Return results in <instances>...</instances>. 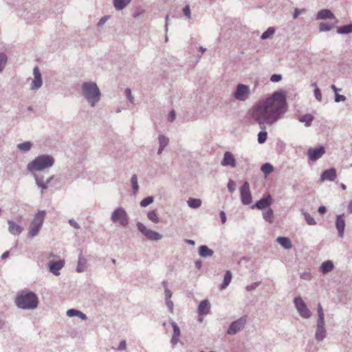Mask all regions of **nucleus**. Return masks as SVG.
Returning <instances> with one entry per match:
<instances>
[{
    "instance_id": "5701e85b",
    "label": "nucleus",
    "mask_w": 352,
    "mask_h": 352,
    "mask_svg": "<svg viewBox=\"0 0 352 352\" xmlns=\"http://www.w3.org/2000/svg\"><path fill=\"white\" fill-rule=\"evenodd\" d=\"M333 263L330 260H327L321 264L320 270L323 274H327L329 272H331L333 270Z\"/></svg>"
},
{
    "instance_id": "dca6fc26",
    "label": "nucleus",
    "mask_w": 352,
    "mask_h": 352,
    "mask_svg": "<svg viewBox=\"0 0 352 352\" xmlns=\"http://www.w3.org/2000/svg\"><path fill=\"white\" fill-rule=\"evenodd\" d=\"M335 226L338 232V236L342 238L344 233V229L346 226L344 214H337L336 216Z\"/></svg>"
},
{
    "instance_id": "de8ad7c7",
    "label": "nucleus",
    "mask_w": 352,
    "mask_h": 352,
    "mask_svg": "<svg viewBox=\"0 0 352 352\" xmlns=\"http://www.w3.org/2000/svg\"><path fill=\"white\" fill-rule=\"evenodd\" d=\"M333 25L327 24L326 23H320L319 25L320 32H327L332 29Z\"/></svg>"
},
{
    "instance_id": "0e129e2a",
    "label": "nucleus",
    "mask_w": 352,
    "mask_h": 352,
    "mask_svg": "<svg viewBox=\"0 0 352 352\" xmlns=\"http://www.w3.org/2000/svg\"><path fill=\"white\" fill-rule=\"evenodd\" d=\"M69 223L71 226L74 227L75 229L80 228L78 223L73 219L69 220Z\"/></svg>"
},
{
    "instance_id": "69168bd1",
    "label": "nucleus",
    "mask_w": 352,
    "mask_h": 352,
    "mask_svg": "<svg viewBox=\"0 0 352 352\" xmlns=\"http://www.w3.org/2000/svg\"><path fill=\"white\" fill-rule=\"evenodd\" d=\"M164 294H165V300L170 299L172 297V293L169 290L168 288H166V290H164Z\"/></svg>"
},
{
    "instance_id": "a18cd8bd",
    "label": "nucleus",
    "mask_w": 352,
    "mask_h": 352,
    "mask_svg": "<svg viewBox=\"0 0 352 352\" xmlns=\"http://www.w3.org/2000/svg\"><path fill=\"white\" fill-rule=\"evenodd\" d=\"M7 56L3 53L0 54V73L2 72V71L4 69L5 65L7 63Z\"/></svg>"
},
{
    "instance_id": "a878e982",
    "label": "nucleus",
    "mask_w": 352,
    "mask_h": 352,
    "mask_svg": "<svg viewBox=\"0 0 352 352\" xmlns=\"http://www.w3.org/2000/svg\"><path fill=\"white\" fill-rule=\"evenodd\" d=\"M199 254L200 256L206 258L212 256L214 254V252L207 245H202L199 248Z\"/></svg>"
},
{
    "instance_id": "f8f14e48",
    "label": "nucleus",
    "mask_w": 352,
    "mask_h": 352,
    "mask_svg": "<svg viewBox=\"0 0 352 352\" xmlns=\"http://www.w3.org/2000/svg\"><path fill=\"white\" fill-rule=\"evenodd\" d=\"M34 79L32 81L30 89L32 91H36L39 89L43 85V80L41 74L38 67H34L33 69Z\"/></svg>"
},
{
    "instance_id": "2eb2a0df",
    "label": "nucleus",
    "mask_w": 352,
    "mask_h": 352,
    "mask_svg": "<svg viewBox=\"0 0 352 352\" xmlns=\"http://www.w3.org/2000/svg\"><path fill=\"white\" fill-rule=\"evenodd\" d=\"M325 153L324 147L320 146L316 148H310L308 149L307 155L312 161H316L320 158Z\"/></svg>"
},
{
    "instance_id": "4be33fe9",
    "label": "nucleus",
    "mask_w": 352,
    "mask_h": 352,
    "mask_svg": "<svg viewBox=\"0 0 352 352\" xmlns=\"http://www.w3.org/2000/svg\"><path fill=\"white\" fill-rule=\"evenodd\" d=\"M8 223L9 226L8 230L10 233L14 235H19L21 233L22 228L20 226L16 224L13 221L11 220H8Z\"/></svg>"
},
{
    "instance_id": "f704fd0d",
    "label": "nucleus",
    "mask_w": 352,
    "mask_h": 352,
    "mask_svg": "<svg viewBox=\"0 0 352 352\" xmlns=\"http://www.w3.org/2000/svg\"><path fill=\"white\" fill-rule=\"evenodd\" d=\"M32 146V143L30 141H26L23 143L17 144V148L21 151L28 152Z\"/></svg>"
},
{
    "instance_id": "4468645a",
    "label": "nucleus",
    "mask_w": 352,
    "mask_h": 352,
    "mask_svg": "<svg viewBox=\"0 0 352 352\" xmlns=\"http://www.w3.org/2000/svg\"><path fill=\"white\" fill-rule=\"evenodd\" d=\"M327 336L324 320H317L315 338L316 340L322 341Z\"/></svg>"
},
{
    "instance_id": "4c0bfd02",
    "label": "nucleus",
    "mask_w": 352,
    "mask_h": 352,
    "mask_svg": "<svg viewBox=\"0 0 352 352\" xmlns=\"http://www.w3.org/2000/svg\"><path fill=\"white\" fill-rule=\"evenodd\" d=\"M158 140H159V146H160L161 148H164L169 143L168 138L166 137L164 135H160L158 136Z\"/></svg>"
},
{
    "instance_id": "a19ab883",
    "label": "nucleus",
    "mask_w": 352,
    "mask_h": 352,
    "mask_svg": "<svg viewBox=\"0 0 352 352\" xmlns=\"http://www.w3.org/2000/svg\"><path fill=\"white\" fill-rule=\"evenodd\" d=\"M131 182L132 185V188L133 190V192L136 193V192L139 189L138 182V177L136 175H133L131 178Z\"/></svg>"
},
{
    "instance_id": "20e7f679",
    "label": "nucleus",
    "mask_w": 352,
    "mask_h": 352,
    "mask_svg": "<svg viewBox=\"0 0 352 352\" xmlns=\"http://www.w3.org/2000/svg\"><path fill=\"white\" fill-rule=\"evenodd\" d=\"M55 160L53 156L43 154L36 157L27 165V170L30 173L43 171L53 166Z\"/></svg>"
},
{
    "instance_id": "f03ea898",
    "label": "nucleus",
    "mask_w": 352,
    "mask_h": 352,
    "mask_svg": "<svg viewBox=\"0 0 352 352\" xmlns=\"http://www.w3.org/2000/svg\"><path fill=\"white\" fill-rule=\"evenodd\" d=\"M81 93L91 107H94L101 99L100 90L95 82H84L81 85Z\"/></svg>"
},
{
    "instance_id": "49530a36",
    "label": "nucleus",
    "mask_w": 352,
    "mask_h": 352,
    "mask_svg": "<svg viewBox=\"0 0 352 352\" xmlns=\"http://www.w3.org/2000/svg\"><path fill=\"white\" fill-rule=\"evenodd\" d=\"M303 215L307 224L310 226L316 225V222L315 219L307 212H303Z\"/></svg>"
},
{
    "instance_id": "b1692460",
    "label": "nucleus",
    "mask_w": 352,
    "mask_h": 352,
    "mask_svg": "<svg viewBox=\"0 0 352 352\" xmlns=\"http://www.w3.org/2000/svg\"><path fill=\"white\" fill-rule=\"evenodd\" d=\"M87 267L86 258L80 253L78 256V261L76 267V272L78 273L84 272Z\"/></svg>"
},
{
    "instance_id": "2f4dec72",
    "label": "nucleus",
    "mask_w": 352,
    "mask_h": 352,
    "mask_svg": "<svg viewBox=\"0 0 352 352\" xmlns=\"http://www.w3.org/2000/svg\"><path fill=\"white\" fill-rule=\"evenodd\" d=\"M298 120L300 122L305 123V125L308 127L311 126V122L314 120V116L311 114L307 113L300 116Z\"/></svg>"
},
{
    "instance_id": "052dcab7",
    "label": "nucleus",
    "mask_w": 352,
    "mask_h": 352,
    "mask_svg": "<svg viewBox=\"0 0 352 352\" xmlns=\"http://www.w3.org/2000/svg\"><path fill=\"white\" fill-rule=\"evenodd\" d=\"M346 100V97L344 95H340L336 93L335 95V101L336 102H343Z\"/></svg>"
},
{
    "instance_id": "c9c22d12",
    "label": "nucleus",
    "mask_w": 352,
    "mask_h": 352,
    "mask_svg": "<svg viewBox=\"0 0 352 352\" xmlns=\"http://www.w3.org/2000/svg\"><path fill=\"white\" fill-rule=\"evenodd\" d=\"M261 171L267 175L274 171V166L270 163H265L261 167Z\"/></svg>"
},
{
    "instance_id": "680f3d73",
    "label": "nucleus",
    "mask_w": 352,
    "mask_h": 352,
    "mask_svg": "<svg viewBox=\"0 0 352 352\" xmlns=\"http://www.w3.org/2000/svg\"><path fill=\"white\" fill-rule=\"evenodd\" d=\"M300 278L305 280H310L311 278V274L309 272H305L301 274Z\"/></svg>"
},
{
    "instance_id": "f3484780",
    "label": "nucleus",
    "mask_w": 352,
    "mask_h": 352,
    "mask_svg": "<svg viewBox=\"0 0 352 352\" xmlns=\"http://www.w3.org/2000/svg\"><path fill=\"white\" fill-rule=\"evenodd\" d=\"M221 164L223 166H230L231 168H235L236 166V162L234 155L230 151L225 152Z\"/></svg>"
},
{
    "instance_id": "423d86ee",
    "label": "nucleus",
    "mask_w": 352,
    "mask_h": 352,
    "mask_svg": "<svg viewBox=\"0 0 352 352\" xmlns=\"http://www.w3.org/2000/svg\"><path fill=\"white\" fill-rule=\"evenodd\" d=\"M111 220L114 223H119L122 227L129 224V217L125 210L121 207L116 208L111 214Z\"/></svg>"
},
{
    "instance_id": "c85d7f7f",
    "label": "nucleus",
    "mask_w": 352,
    "mask_h": 352,
    "mask_svg": "<svg viewBox=\"0 0 352 352\" xmlns=\"http://www.w3.org/2000/svg\"><path fill=\"white\" fill-rule=\"evenodd\" d=\"M34 178L35 179L36 184L41 188V194H43V191L47 188L46 182L43 181V177L34 175Z\"/></svg>"
},
{
    "instance_id": "7ed1b4c3",
    "label": "nucleus",
    "mask_w": 352,
    "mask_h": 352,
    "mask_svg": "<svg viewBox=\"0 0 352 352\" xmlns=\"http://www.w3.org/2000/svg\"><path fill=\"white\" fill-rule=\"evenodd\" d=\"M15 305L17 307L30 310L38 307V299L36 295L30 291H23L15 298Z\"/></svg>"
},
{
    "instance_id": "cd10ccee",
    "label": "nucleus",
    "mask_w": 352,
    "mask_h": 352,
    "mask_svg": "<svg viewBox=\"0 0 352 352\" xmlns=\"http://www.w3.org/2000/svg\"><path fill=\"white\" fill-rule=\"evenodd\" d=\"M131 1V0H113V3L115 8L120 11L126 8Z\"/></svg>"
},
{
    "instance_id": "412c9836",
    "label": "nucleus",
    "mask_w": 352,
    "mask_h": 352,
    "mask_svg": "<svg viewBox=\"0 0 352 352\" xmlns=\"http://www.w3.org/2000/svg\"><path fill=\"white\" fill-rule=\"evenodd\" d=\"M210 309V304L208 300H203L198 306V314L199 315H207Z\"/></svg>"
},
{
    "instance_id": "09e8293b",
    "label": "nucleus",
    "mask_w": 352,
    "mask_h": 352,
    "mask_svg": "<svg viewBox=\"0 0 352 352\" xmlns=\"http://www.w3.org/2000/svg\"><path fill=\"white\" fill-rule=\"evenodd\" d=\"M318 319L317 320H324V314L322 305L319 303L317 307Z\"/></svg>"
},
{
    "instance_id": "e2e57ef3",
    "label": "nucleus",
    "mask_w": 352,
    "mask_h": 352,
    "mask_svg": "<svg viewBox=\"0 0 352 352\" xmlns=\"http://www.w3.org/2000/svg\"><path fill=\"white\" fill-rule=\"evenodd\" d=\"M126 348V341L125 340H122L120 344H119V346L118 347V351H123V350H125Z\"/></svg>"
},
{
    "instance_id": "79ce46f5",
    "label": "nucleus",
    "mask_w": 352,
    "mask_h": 352,
    "mask_svg": "<svg viewBox=\"0 0 352 352\" xmlns=\"http://www.w3.org/2000/svg\"><path fill=\"white\" fill-rule=\"evenodd\" d=\"M170 324L173 329V336L180 337L181 336V331L178 325L175 322H174L173 320H170Z\"/></svg>"
},
{
    "instance_id": "5fc2aeb1",
    "label": "nucleus",
    "mask_w": 352,
    "mask_h": 352,
    "mask_svg": "<svg viewBox=\"0 0 352 352\" xmlns=\"http://www.w3.org/2000/svg\"><path fill=\"white\" fill-rule=\"evenodd\" d=\"M227 186H228V190H229V192H233L235 190L236 184L233 180L230 179L228 183Z\"/></svg>"
},
{
    "instance_id": "e433bc0d",
    "label": "nucleus",
    "mask_w": 352,
    "mask_h": 352,
    "mask_svg": "<svg viewBox=\"0 0 352 352\" xmlns=\"http://www.w3.org/2000/svg\"><path fill=\"white\" fill-rule=\"evenodd\" d=\"M275 29L273 27H270L265 30L261 36V38L263 40H265L272 37V36L274 34Z\"/></svg>"
},
{
    "instance_id": "bf43d9fd",
    "label": "nucleus",
    "mask_w": 352,
    "mask_h": 352,
    "mask_svg": "<svg viewBox=\"0 0 352 352\" xmlns=\"http://www.w3.org/2000/svg\"><path fill=\"white\" fill-rule=\"evenodd\" d=\"M304 12H305V9H298V8H295L294 10V14H293V19H296L298 18V16L303 13Z\"/></svg>"
},
{
    "instance_id": "ea45409f",
    "label": "nucleus",
    "mask_w": 352,
    "mask_h": 352,
    "mask_svg": "<svg viewBox=\"0 0 352 352\" xmlns=\"http://www.w3.org/2000/svg\"><path fill=\"white\" fill-rule=\"evenodd\" d=\"M153 197L152 196H148L145 198H144L141 201H140V206L142 207V208H145L146 206H148V205H150L151 204H152L153 202Z\"/></svg>"
},
{
    "instance_id": "c03bdc74",
    "label": "nucleus",
    "mask_w": 352,
    "mask_h": 352,
    "mask_svg": "<svg viewBox=\"0 0 352 352\" xmlns=\"http://www.w3.org/2000/svg\"><path fill=\"white\" fill-rule=\"evenodd\" d=\"M267 137V133L265 131H260L258 134V142L263 144L265 142Z\"/></svg>"
},
{
    "instance_id": "6e6552de",
    "label": "nucleus",
    "mask_w": 352,
    "mask_h": 352,
    "mask_svg": "<svg viewBox=\"0 0 352 352\" xmlns=\"http://www.w3.org/2000/svg\"><path fill=\"white\" fill-rule=\"evenodd\" d=\"M246 323L247 316H243L239 318V319L231 322L227 330V333L231 336L236 335L244 329Z\"/></svg>"
},
{
    "instance_id": "4d7b16f0",
    "label": "nucleus",
    "mask_w": 352,
    "mask_h": 352,
    "mask_svg": "<svg viewBox=\"0 0 352 352\" xmlns=\"http://www.w3.org/2000/svg\"><path fill=\"white\" fill-rule=\"evenodd\" d=\"M110 18V16L109 15H106V16H104L103 17H102L99 21L97 23V26L98 27H100L102 25H103L107 21V20Z\"/></svg>"
},
{
    "instance_id": "393cba45",
    "label": "nucleus",
    "mask_w": 352,
    "mask_h": 352,
    "mask_svg": "<svg viewBox=\"0 0 352 352\" xmlns=\"http://www.w3.org/2000/svg\"><path fill=\"white\" fill-rule=\"evenodd\" d=\"M276 241L280 245L286 250H290L292 248L291 240L288 237L278 236Z\"/></svg>"
},
{
    "instance_id": "3c124183",
    "label": "nucleus",
    "mask_w": 352,
    "mask_h": 352,
    "mask_svg": "<svg viewBox=\"0 0 352 352\" xmlns=\"http://www.w3.org/2000/svg\"><path fill=\"white\" fill-rule=\"evenodd\" d=\"M261 283L260 282H255L250 285H247L245 287V289L248 291V292H251L252 290H254L256 289L259 285H260Z\"/></svg>"
},
{
    "instance_id": "774afa93",
    "label": "nucleus",
    "mask_w": 352,
    "mask_h": 352,
    "mask_svg": "<svg viewBox=\"0 0 352 352\" xmlns=\"http://www.w3.org/2000/svg\"><path fill=\"white\" fill-rule=\"evenodd\" d=\"M176 117L175 111L174 110L170 111L168 115V119L170 122H173Z\"/></svg>"
},
{
    "instance_id": "a211bd4d",
    "label": "nucleus",
    "mask_w": 352,
    "mask_h": 352,
    "mask_svg": "<svg viewBox=\"0 0 352 352\" xmlns=\"http://www.w3.org/2000/svg\"><path fill=\"white\" fill-rule=\"evenodd\" d=\"M337 177V172L335 168H331L324 170L320 177V182L329 181L333 182Z\"/></svg>"
},
{
    "instance_id": "9b49d317",
    "label": "nucleus",
    "mask_w": 352,
    "mask_h": 352,
    "mask_svg": "<svg viewBox=\"0 0 352 352\" xmlns=\"http://www.w3.org/2000/svg\"><path fill=\"white\" fill-rule=\"evenodd\" d=\"M241 202L243 205H249L252 203V198L250 190V184L245 182L240 188Z\"/></svg>"
},
{
    "instance_id": "864d4df0",
    "label": "nucleus",
    "mask_w": 352,
    "mask_h": 352,
    "mask_svg": "<svg viewBox=\"0 0 352 352\" xmlns=\"http://www.w3.org/2000/svg\"><path fill=\"white\" fill-rule=\"evenodd\" d=\"M283 77L281 74H274L270 77V80L273 82H278L282 80Z\"/></svg>"
},
{
    "instance_id": "ddd939ff",
    "label": "nucleus",
    "mask_w": 352,
    "mask_h": 352,
    "mask_svg": "<svg viewBox=\"0 0 352 352\" xmlns=\"http://www.w3.org/2000/svg\"><path fill=\"white\" fill-rule=\"evenodd\" d=\"M273 201V199L270 195L261 198L257 201L254 205L252 206V208H257L258 210H265L270 207Z\"/></svg>"
},
{
    "instance_id": "7c9ffc66",
    "label": "nucleus",
    "mask_w": 352,
    "mask_h": 352,
    "mask_svg": "<svg viewBox=\"0 0 352 352\" xmlns=\"http://www.w3.org/2000/svg\"><path fill=\"white\" fill-rule=\"evenodd\" d=\"M352 32V23L338 27L337 33L340 34H349Z\"/></svg>"
},
{
    "instance_id": "f257e3e1",
    "label": "nucleus",
    "mask_w": 352,
    "mask_h": 352,
    "mask_svg": "<svg viewBox=\"0 0 352 352\" xmlns=\"http://www.w3.org/2000/svg\"><path fill=\"white\" fill-rule=\"evenodd\" d=\"M287 111L285 94L274 91L270 97L259 100L252 108V116L255 122L263 129V125H272L280 120Z\"/></svg>"
},
{
    "instance_id": "39448f33",
    "label": "nucleus",
    "mask_w": 352,
    "mask_h": 352,
    "mask_svg": "<svg viewBox=\"0 0 352 352\" xmlns=\"http://www.w3.org/2000/svg\"><path fill=\"white\" fill-rule=\"evenodd\" d=\"M46 212L45 210H39L35 215L30 226L28 235L31 237L36 236L41 228Z\"/></svg>"
},
{
    "instance_id": "37998d69",
    "label": "nucleus",
    "mask_w": 352,
    "mask_h": 352,
    "mask_svg": "<svg viewBox=\"0 0 352 352\" xmlns=\"http://www.w3.org/2000/svg\"><path fill=\"white\" fill-rule=\"evenodd\" d=\"M312 86L315 87L314 93V96H315L316 99L318 101L320 102L322 100V94H321L320 89L317 87L316 82H313Z\"/></svg>"
},
{
    "instance_id": "603ef678",
    "label": "nucleus",
    "mask_w": 352,
    "mask_h": 352,
    "mask_svg": "<svg viewBox=\"0 0 352 352\" xmlns=\"http://www.w3.org/2000/svg\"><path fill=\"white\" fill-rule=\"evenodd\" d=\"M170 343L173 346H175L178 343H180L182 345L184 344V343L179 340V337L175 336H172Z\"/></svg>"
},
{
    "instance_id": "72a5a7b5",
    "label": "nucleus",
    "mask_w": 352,
    "mask_h": 352,
    "mask_svg": "<svg viewBox=\"0 0 352 352\" xmlns=\"http://www.w3.org/2000/svg\"><path fill=\"white\" fill-rule=\"evenodd\" d=\"M188 206L193 209L199 208L201 205V200L195 198H189L187 201Z\"/></svg>"
},
{
    "instance_id": "aec40b11",
    "label": "nucleus",
    "mask_w": 352,
    "mask_h": 352,
    "mask_svg": "<svg viewBox=\"0 0 352 352\" xmlns=\"http://www.w3.org/2000/svg\"><path fill=\"white\" fill-rule=\"evenodd\" d=\"M316 20L335 19L336 16L329 9H322L316 15Z\"/></svg>"
},
{
    "instance_id": "58836bf2",
    "label": "nucleus",
    "mask_w": 352,
    "mask_h": 352,
    "mask_svg": "<svg viewBox=\"0 0 352 352\" xmlns=\"http://www.w3.org/2000/svg\"><path fill=\"white\" fill-rule=\"evenodd\" d=\"M147 217L148 219L153 222V223H158L160 221V218L158 217L155 210H151L147 213Z\"/></svg>"
},
{
    "instance_id": "338daca9",
    "label": "nucleus",
    "mask_w": 352,
    "mask_h": 352,
    "mask_svg": "<svg viewBox=\"0 0 352 352\" xmlns=\"http://www.w3.org/2000/svg\"><path fill=\"white\" fill-rule=\"evenodd\" d=\"M219 215H220V219H221V223L223 224H224L227 220L226 213L223 211H221L219 213Z\"/></svg>"
},
{
    "instance_id": "6e6d98bb",
    "label": "nucleus",
    "mask_w": 352,
    "mask_h": 352,
    "mask_svg": "<svg viewBox=\"0 0 352 352\" xmlns=\"http://www.w3.org/2000/svg\"><path fill=\"white\" fill-rule=\"evenodd\" d=\"M183 13L188 18V19H190L191 17V12H190V6L189 5H187L186 6L183 10Z\"/></svg>"
},
{
    "instance_id": "bb28decb",
    "label": "nucleus",
    "mask_w": 352,
    "mask_h": 352,
    "mask_svg": "<svg viewBox=\"0 0 352 352\" xmlns=\"http://www.w3.org/2000/svg\"><path fill=\"white\" fill-rule=\"evenodd\" d=\"M67 316L69 317L77 316L82 320H85L87 318V316L84 313L75 309H68L67 311Z\"/></svg>"
},
{
    "instance_id": "9d476101",
    "label": "nucleus",
    "mask_w": 352,
    "mask_h": 352,
    "mask_svg": "<svg viewBox=\"0 0 352 352\" xmlns=\"http://www.w3.org/2000/svg\"><path fill=\"white\" fill-rule=\"evenodd\" d=\"M138 230L148 240L150 241H160L162 239V235L160 233L148 229L142 223H137Z\"/></svg>"
},
{
    "instance_id": "473e14b6",
    "label": "nucleus",
    "mask_w": 352,
    "mask_h": 352,
    "mask_svg": "<svg viewBox=\"0 0 352 352\" xmlns=\"http://www.w3.org/2000/svg\"><path fill=\"white\" fill-rule=\"evenodd\" d=\"M232 280V273L230 271L228 270L226 272L223 283L221 285V289H226L230 284Z\"/></svg>"
},
{
    "instance_id": "c756f323",
    "label": "nucleus",
    "mask_w": 352,
    "mask_h": 352,
    "mask_svg": "<svg viewBox=\"0 0 352 352\" xmlns=\"http://www.w3.org/2000/svg\"><path fill=\"white\" fill-rule=\"evenodd\" d=\"M263 217L265 221L272 223L274 221V212L272 209L270 207L265 209L263 212Z\"/></svg>"
},
{
    "instance_id": "0eeeda50",
    "label": "nucleus",
    "mask_w": 352,
    "mask_h": 352,
    "mask_svg": "<svg viewBox=\"0 0 352 352\" xmlns=\"http://www.w3.org/2000/svg\"><path fill=\"white\" fill-rule=\"evenodd\" d=\"M294 304L299 315L305 319H309L311 316V312L306 303L300 296H296L294 299Z\"/></svg>"
},
{
    "instance_id": "1a4fd4ad",
    "label": "nucleus",
    "mask_w": 352,
    "mask_h": 352,
    "mask_svg": "<svg viewBox=\"0 0 352 352\" xmlns=\"http://www.w3.org/2000/svg\"><path fill=\"white\" fill-rule=\"evenodd\" d=\"M250 87L241 83H239L236 85V90L233 93V96L236 100L243 102L248 100L250 97Z\"/></svg>"
},
{
    "instance_id": "6ab92c4d",
    "label": "nucleus",
    "mask_w": 352,
    "mask_h": 352,
    "mask_svg": "<svg viewBox=\"0 0 352 352\" xmlns=\"http://www.w3.org/2000/svg\"><path fill=\"white\" fill-rule=\"evenodd\" d=\"M65 262L63 260L51 261L49 262V269L50 272L58 276L60 274L59 271L63 267Z\"/></svg>"
},
{
    "instance_id": "13d9d810",
    "label": "nucleus",
    "mask_w": 352,
    "mask_h": 352,
    "mask_svg": "<svg viewBox=\"0 0 352 352\" xmlns=\"http://www.w3.org/2000/svg\"><path fill=\"white\" fill-rule=\"evenodd\" d=\"M165 301H166V306L168 307V308L169 309V311L170 313H173V311H174V304H173V301L170 299L165 300Z\"/></svg>"
},
{
    "instance_id": "8fccbe9b",
    "label": "nucleus",
    "mask_w": 352,
    "mask_h": 352,
    "mask_svg": "<svg viewBox=\"0 0 352 352\" xmlns=\"http://www.w3.org/2000/svg\"><path fill=\"white\" fill-rule=\"evenodd\" d=\"M125 94H126L127 99L129 100V102L132 104H134V98L132 96L131 89L126 88L125 89Z\"/></svg>"
}]
</instances>
